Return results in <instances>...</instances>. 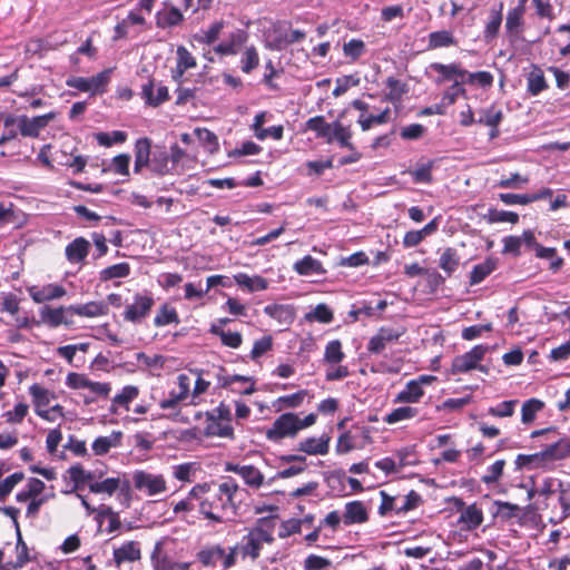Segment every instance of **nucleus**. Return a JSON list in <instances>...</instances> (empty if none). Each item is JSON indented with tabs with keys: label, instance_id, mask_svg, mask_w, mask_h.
I'll use <instances>...</instances> for the list:
<instances>
[{
	"label": "nucleus",
	"instance_id": "obj_48",
	"mask_svg": "<svg viewBox=\"0 0 570 570\" xmlns=\"http://www.w3.org/2000/svg\"><path fill=\"white\" fill-rule=\"evenodd\" d=\"M224 26L223 20L216 21L207 30H202L196 35L195 39L200 43L212 45L218 39Z\"/></svg>",
	"mask_w": 570,
	"mask_h": 570
},
{
	"label": "nucleus",
	"instance_id": "obj_39",
	"mask_svg": "<svg viewBox=\"0 0 570 570\" xmlns=\"http://www.w3.org/2000/svg\"><path fill=\"white\" fill-rule=\"evenodd\" d=\"M419 413L416 407L413 406H401L392 410L389 414L383 419L387 424H395L402 421L411 420L416 416Z\"/></svg>",
	"mask_w": 570,
	"mask_h": 570
},
{
	"label": "nucleus",
	"instance_id": "obj_6",
	"mask_svg": "<svg viewBox=\"0 0 570 570\" xmlns=\"http://www.w3.org/2000/svg\"><path fill=\"white\" fill-rule=\"evenodd\" d=\"M240 491L236 481L232 478H227L224 482L218 485L216 493L217 500L219 501V511L223 514H235L237 510L236 498Z\"/></svg>",
	"mask_w": 570,
	"mask_h": 570
},
{
	"label": "nucleus",
	"instance_id": "obj_57",
	"mask_svg": "<svg viewBox=\"0 0 570 570\" xmlns=\"http://www.w3.org/2000/svg\"><path fill=\"white\" fill-rule=\"evenodd\" d=\"M178 315L175 308L163 305L154 318V324L161 327L171 323H178Z\"/></svg>",
	"mask_w": 570,
	"mask_h": 570
},
{
	"label": "nucleus",
	"instance_id": "obj_58",
	"mask_svg": "<svg viewBox=\"0 0 570 570\" xmlns=\"http://www.w3.org/2000/svg\"><path fill=\"white\" fill-rule=\"evenodd\" d=\"M306 395H307V391L301 390L291 395L279 396L276 400V404H278L279 410L295 409V407H298L303 403Z\"/></svg>",
	"mask_w": 570,
	"mask_h": 570
},
{
	"label": "nucleus",
	"instance_id": "obj_10",
	"mask_svg": "<svg viewBox=\"0 0 570 570\" xmlns=\"http://www.w3.org/2000/svg\"><path fill=\"white\" fill-rule=\"evenodd\" d=\"M225 471L240 475L249 488L259 489L264 484V474L254 465L226 463Z\"/></svg>",
	"mask_w": 570,
	"mask_h": 570
},
{
	"label": "nucleus",
	"instance_id": "obj_34",
	"mask_svg": "<svg viewBox=\"0 0 570 570\" xmlns=\"http://www.w3.org/2000/svg\"><path fill=\"white\" fill-rule=\"evenodd\" d=\"M29 393L36 407V412L43 410L50 404L53 397L52 393L39 384H33L29 387Z\"/></svg>",
	"mask_w": 570,
	"mask_h": 570
},
{
	"label": "nucleus",
	"instance_id": "obj_28",
	"mask_svg": "<svg viewBox=\"0 0 570 570\" xmlns=\"http://www.w3.org/2000/svg\"><path fill=\"white\" fill-rule=\"evenodd\" d=\"M424 391L423 387L419 385V383L413 380L407 382L405 387L400 391L395 399V403H416L423 396Z\"/></svg>",
	"mask_w": 570,
	"mask_h": 570
},
{
	"label": "nucleus",
	"instance_id": "obj_14",
	"mask_svg": "<svg viewBox=\"0 0 570 570\" xmlns=\"http://www.w3.org/2000/svg\"><path fill=\"white\" fill-rule=\"evenodd\" d=\"M248 35L243 29L233 31L228 39L214 48V51L220 56H235L240 47L247 41Z\"/></svg>",
	"mask_w": 570,
	"mask_h": 570
},
{
	"label": "nucleus",
	"instance_id": "obj_52",
	"mask_svg": "<svg viewBox=\"0 0 570 570\" xmlns=\"http://www.w3.org/2000/svg\"><path fill=\"white\" fill-rule=\"evenodd\" d=\"M386 87L389 91L385 95V99L393 104L400 101L402 96L406 92L405 83L393 77L387 78Z\"/></svg>",
	"mask_w": 570,
	"mask_h": 570
},
{
	"label": "nucleus",
	"instance_id": "obj_23",
	"mask_svg": "<svg viewBox=\"0 0 570 570\" xmlns=\"http://www.w3.org/2000/svg\"><path fill=\"white\" fill-rule=\"evenodd\" d=\"M183 14L179 9L173 6H166L156 14V26L165 29L178 26L183 21Z\"/></svg>",
	"mask_w": 570,
	"mask_h": 570
},
{
	"label": "nucleus",
	"instance_id": "obj_25",
	"mask_svg": "<svg viewBox=\"0 0 570 570\" xmlns=\"http://www.w3.org/2000/svg\"><path fill=\"white\" fill-rule=\"evenodd\" d=\"M68 311V307H57L52 308L48 305H45L42 308H40L39 314L41 317V321L51 326L57 327L61 324H69V322L65 317V313Z\"/></svg>",
	"mask_w": 570,
	"mask_h": 570
},
{
	"label": "nucleus",
	"instance_id": "obj_11",
	"mask_svg": "<svg viewBox=\"0 0 570 570\" xmlns=\"http://www.w3.org/2000/svg\"><path fill=\"white\" fill-rule=\"evenodd\" d=\"M27 291L32 301L38 304L61 298L67 293L65 287L57 284H46L43 286L33 285L28 287Z\"/></svg>",
	"mask_w": 570,
	"mask_h": 570
},
{
	"label": "nucleus",
	"instance_id": "obj_2",
	"mask_svg": "<svg viewBox=\"0 0 570 570\" xmlns=\"http://www.w3.org/2000/svg\"><path fill=\"white\" fill-rule=\"evenodd\" d=\"M196 559L204 567L216 568L220 566L222 570H227L235 566V551L229 548V552L226 553L225 549L219 544H212L202 548L196 553Z\"/></svg>",
	"mask_w": 570,
	"mask_h": 570
},
{
	"label": "nucleus",
	"instance_id": "obj_5",
	"mask_svg": "<svg viewBox=\"0 0 570 570\" xmlns=\"http://www.w3.org/2000/svg\"><path fill=\"white\" fill-rule=\"evenodd\" d=\"M111 69H105L96 76L85 77H71L67 80V86L70 88L78 89L82 92H90L92 95L105 91L106 86L110 80Z\"/></svg>",
	"mask_w": 570,
	"mask_h": 570
},
{
	"label": "nucleus",
	"instance_id": "obj_46",
	"mask_svg": "<svg viewBox=\"0 0 570 570\" xmlns=\"http://www.w3.org/2000/svg\"><path fill=\"white\" fill-rule=\"evenodd\" d=\"M210 333L220 337L222 343L232 348H238L242 345L243 338L238 332H226L217 325H212Z\"/></svg>",
	"mask_w": 570,
	"mask_h": 570
},
{
	"label": "nucleus",
	"instance_id": "obj_20",
	"mask_svg": "<svg viewBox=\"0 0 570 570\" xmlns=\"http://www.w3.org/2000/svg\"><path fill=\"white\" fill-rule=\"evenodd\" d=\"M154 90V81L149 80L147 83L142 85L141 94L147 105L157 107L169 99L168 88L166 86L158 85L156 95Z\"/></svg>",
	"mask_w": 570,
	"mask_h": 570
},
{
	"label": "nucleus",
	"instance_id": "obj_56",
	"mask_svg": "<svg viewBox=\"0 0 570 570\" xmlns=\"http://www.w3.org/2000/svg\"><path fill=\"white\" fill-rule=\"evenodd\" d=\"M264 312L284 324H289L293 321L292 311L284 305H267L264 307Z\"/></svg>",
	"mask_w": 570,
	"mask_h": 570
},
{
	"label": "nucleus",
	"instance_id": "obj_7",
	"mask_svg": "<svg viewBox=\"0 0 570 570\" xmlns=\"http://www.w3.org/2000/svg\"><path fill=\"white\" fill-rule=\"evenodd\" d=\"M489 351L487 345H475L469 352L459 355L452 361L453 373H466L471 370L480 368L479 363L483 360L485 353Z\"/></svg>",
	"mask_w": 570,
	"mask_h": 570
},
{
	"label": "nucleus",
	"instance_id": "obj_19",
	"mask_svg": "<svg viewBox=\"0 0 570 570\" xmlns=\"http://www.w3.org/2000/svg\"><path fill=\"white\" fill-rule=\"evenodd\" d=\"M141 551L139 543L136 541H128L121 547L114 549V561L117 567L124 562H135L140 560Z\"/></svg>",
	"mask_w": 570,
	"mask_h": 570
},
{
	"label": "nucleus",
	"instance_id": "obj_50",
	"mask_svg": "<svg viewBox=\"0 0 570 570\" xmlns=\"http://www.w3.org/2000/svg\"><path fill=\"white\" fill-rule=\"evenodd\" d=\"M130 274V266L128 263H119L111 265L100 272L101 281H109L114 278H125Z\"/></svg>",
	"mask_w": 570,
	"mask_h": 570
},
{
	"label": "nucleus",
	"instance_id": "obj_44",
	"mask_svg": "<svg viewBox=\"0 0 570 570\" xmlns=\"http://www.w3.org/2000/svg\"><path fill=\"white\" fill-rule=\"evenodd\" d=\"M294 269L299 275H313L320 274L323 272L321 263L314 257L307 255L303 257L301 261L294 264Z\"/></svg>",
	"mask_w": 570,
	"mask_h": 570
},
{
	"label": "nucleus",
	"instance_id": "obj_45",
	"mask_svg": "<svg viewBox=\"0 0 570 570\" xmlns=\"http://www.w3.org/2000/svg\"><path fill=\"white\" fill-rule=\"evenodd\" d=\"M502 8L503 4L500 3L499 9L492 10L490 13V21L485 24L484 28V39L487 41L494 39L499 33L502 23Z\"/></svg>",
	"mask_w": 570,
	"mask_h": 570
},
{
	"label": "nucleus",
	"instance_id": "obj_12",
	"mask_svg": "<svg viewBox=\"0 0 570 570\" xmlns=\"http://www.w3.org/2000/svg\"><path fill=\"white\" fill-rule=\"evenodd\" d=\"M331 438L324 433L318 438H306L298 442L297 450L307 455H325L330 450Z\"/></svg>",
	"mask_w": 570,
	"mask_h": 570
},
{
	"label": "nucleus",
	"instance_id": "obj_37",
	"mask_svg": "<svg viewBox=\"0 0 570 570\" xmlns=\"http://www.w3.org/2000/svg\"><path fill=\"white\" fill-rule=\"evenodd\" d=\"M235 282L250 292L264 291L267 288V281L261 276H248L247 274L239 273L235 275Z\"/></svg>",
	"mask_w": 570,
	"mask_h": 570
},
{
	"label": "nucleus",
	"instance_id": "obj_43",
	"mask_svg": "<svg viewBox=\"0 0 570 570\" xmlns=\"http://www.w3.org/2000/svg\"><path fill=\"white\" fill-rule=\"evenodd\" d=\"M518 404V400L503 401L497 405L490 406L487 410V413L498 419L511 417L514 414Z\"/></svg>",
	"mask_w": 570,
	"mask_h": 570
},
{
	"label": "nucleus",
	"instance_id": "obj_47",
	"mask_svg": "<svg viewBox=\"0 0 570 570\" xmlns=\"http://www.w3.org/2000/svg\"><path fill=\"white\" fill-rule=\"evenodd\" d=\"M333 140H337L342 147L348 148L353 150V144L351 142L352 131L350 127L344 126L340 121H334V127L332 129Z\"/></svg>",
	"mask_w": 570,
	"mask_h": 570
},
{
	"label": "nucleus",
	"instance_id": "obj_51",
	"mask_svg": "<svg viewBox=\"0 0 570 570\" xmlns=\"http://www.w3.org/2000/svg\"><path fill=\"white\" fill-rule=\"evenodd\" d=\"M259 65V56L254 46L247 47L240 59V69L245 73H250Z\"/></svg>",
	"mask_w": 570,
	"mask_h": 570
},
{
	"label": "nucleus",
	"instance_id": "obj_64",
	"mask_svg": "<svg viewBox=\"0 0 570 570\" xmlns=\"http://www.w3.org/2000/svg\"><path fill=\"white\" fill-rule=\"evenodd\" d=\"M332 567V561L327 558L309 554L304 560V570H327Z\"/></svg>",
	"mask_w": 570,
	"mask_h": 570
},
{
	"label": "nucleus",
	"instance_id": "obj_33",
	"mask_svg": "<svg viewBox=\"0 0 570 570\" xmlns=\"http://www.w3.org/2000/svg\"><path fill=\"white\" fill-rule=\"evenodd\" d=\"M495 268H497V261L493 258H488L483 263L475 265L470 273V285L480 284Z\"/></svg>",
	"mask_w": 570,
	"mask_h": 570
},
{
	"label": "nucleus",
	"instance_id": "obj_15",
	"mask_svg": "<svg viewBox=\"0 0 570 570\" xmlns=\"http://www.w3.org/2000/svg\"><path fill=\"white\" fill-rule=\"evenodd\" d=\"M402 333L393 328H381L367 345V351L374 354L382 353L389 344L396 342Z\"/></svg>",
	"mask_w": 570,
	"mask_h": 570
},
{
	"label": "nucleus",
	"instance_id": "obj_26",
	"mask_svg": "<svg viewBox=\"0 0 570 570\" xmlns=\"http://www.w3.org/2000/svg\"><path fill=\"white\" fill-rule=\"evenodd\" d=\"M544 406V402L535 397L524 401L521 406V422L524 425H531Z\"/></svg>",
	"mask_w": 570,
	"mask_h": 570
},
{
	"label": "nucleus",
	"instance_id": "obj_31",
	"mask_svg": "<svg viewBox=\"0 0 570 570\" xmlns=\"http://www.w3.org/2000/svg\"><path fill=\"white\" fill-rule=\"evenodd\" d=\"M121 432H112L108 436H99L92 443V451L96 455L106 454L111 448L119 445Z\"/></svg>",
	"mask_w": 570,
	"mask_h": 570
},
{
	"label": "nucleus",
	"instance_id": "obj_17",
	"mask_svg": "<svg viewBox=\"0 0 570 570\" xmlns=\"http://www.w3.org/2000/svg\"><path fill=\"white\" fill-rule=\"evenodd\" d=\"M546 465L570 456V438H563L541 451Z\"/></svg>",
	"mask_w": 570,
	"mask_h": 570
},
{
	"label": "nucleus",
	"instance_id": "obj_49",
	"mask_svg": "<svg viewBox=\"0 0 570 570\" xmlns=\"http://www.w3.org/2000/svg\"><path fill=\"white\" fill-rule=\"evenodd\" d=\"M399 507L397 514L406 513L416 509L422 502L421 495L415 491H410L406 495L396 497Z\"/></svg>",
	"mask_w": 570,
	"mask_h": 570
},
{
	"label": "nucleus",
	"instance_id": "obj_29",
	"mask_svg": "<svg viewBox=\"0 0 570 570\" xmlns=\"http://www.w3.org/2000/svg\"><path fill=\"white\" fill-rule=\"evenodd\" d=\"M460 265V256L456 249L452 247L445 248L439 258V267L450 277Z\"/></svg>",
	"mask_w": 570,
	"mask_h": 570
},
{
	"label": "nucleus",
	"instance_id": "obj_63",
	"mask_svg": "<svg viewBox=\"0 0 570 570\" xmlns=\"http://www.w3.org/2000/svg\"><path fill=\"white\" fill-rule=\"evenodd\" d=\"M558 501L562 509V515L560 520H563L570 515V483L564 485L561 481H558Z\"/></svg>",
	"mask_w": 570,
	"mask_h": 570
},
{
	"label": "nucleus",
	"instance_id": "obj_62",
	"mask_svg": "<svg viewBox=\"0 0 570 570\" xmlns=\"http://www.w3.org/2000/svg\"><path fill=\"white\" fill-rule=\"evenodd\" d=\"M505 466L504 460H497L492 465L487 469L484 475H482L481 480L485 484H492L499 481L502 476L503 469Z\"/></svg>",
	"mask_w": 570,
	"mask_h": 570
},
{
	"label": "nucleus",
	"instance_id": "obj_61",
	"mask_svg": "<svg viewBox=\"0 0 570 570\" xmlns=\"http://www.w3.org/2000/svg\"><path fill=\"white\" fill-rule=\"evenodd\" d=\"M344 56L352 60L358 59L365 52V43L360 39H351L343 45Z\"/></svg>",
	"mask_w": 570,
	"mask_h": 570
},
{
	"label": "nucleus",
	"instance_id": "obj_30",
	"mask_svg": "<svg viewBox=\"0 0 570 570\" xmlns=\"http://www.w3.org/2000/svg\"><path fill=\"white\" fill-rule=\"evenodd\" d=\"M154 570H175V561L165 552L160 542H157L150 554Z\"/></svg>",
	"mask_w": 570,
	"mask_h": 570
},
{
	"label": "nucleus",
	"instance_id": "obj_22",
	"mask_svg": "<svg viewBox=\"0 0 570 570\" xmlns=\"http://www.w3.org/2000/svg\"><path fill=\"white\" fill-rule=\"evenodd\" d=\"M482 522L483 512L475 504L468 505L461 510L459 523H462L465 530H475Z\"/></svg>",
	"mask_w": 570,
	"mask_h": 570
},
{
	"label": "nucleus",
	"instance_id": "obj_59",
	"mask_svg": "<svg viewBox=\"0 0 570 570\" xmlns=\"http://www.w3.org/2000/svg\"><path fill=\"white\" fill-rule=\"evenodd\" d=\"M345 354L342 351V344L338 340H334L327 343L325 347L324 360L330 364H338Z\"/></svg>",
	"mask_w": 570,
	"mask_h": 570
},
{
	"label": "nucleus",
	"instance_id": "obj_16",
	"mask_svg": "<svg viewBox=\"0 0 570 570\" xmlns=\"http://www.w3.org/2000/svg\"><path fill=\"white\" fill-rule=\"evenodd\" d=\"M368 520L367 509L362 501L355 500L345 504L342 521L345 525L364 523Z\"/></svg>",
	"mask_w": 570,
	"mask_h": 570
},
{
	"label": "nucleus",
	"instance_id": "obj_24",
	"mask_svg": "<svg viewBox=\"0 0 570 570\" xmlns=\"http://www.w3.org/2000/svg\"><path fill=\"white\" fill-rule=\"evenodd\" d=\"M89 248V242L82 237H78L67 245L66 257L70 263H80L87 257Z\"/></svg>",
	"mask_w": 570,
	"mask_h": 570
},
{
	"label": "nucleus",
	"instance_id": "obj_42",
	"mask_svg": "<svg viewBox=\"0 0 570 570\" xmlns=\"http://www.w3.org/2000/svg\"><path fill=\"white\" fill-rule=\"evenodd\" d=\"M503 118L502 111L495 107H489L479 111L478 124L497 128Z\"/></svg>",
	"mask_w": 570,
	"mask_h": 570
},
{
	"label": "nucleus",
	"instance_id": "obj_9",
	"mask_svg": "<svg viewBox=\"0 0 570 570\" xmlns=\"http://www.w3.org/2000/svg\"><path fill=\"white\" fill-rule=\"evenodd\" d=\"M56 118V112L29 118L27 116L19 117V130L23 137H38L40 131L48 126V124Z\"/></svg>",
	"mask_w": 570,
	"mask_h": 570
},
{
	"label": "nucleus",
	"instance_id": "obj_38",
	"mask_svg": "<svg viewBox=\"0 0 570 570\" xmlns=\"http://www.w3.org/2000/svg\"><path fill=\"white\" fill-rule=\"evenodd\" d=\"M456 45L452 32L448 30L434 31L429 35V49H436Z\"/></svg>",
	"mask_w": 570,
	"mask_h": 570
},
{
	"label": "nucleus",
	"instance_id": "obj_27",
	"mask_svg": "<svg viewBox=\"0 0 570 570\" xmlns=\"http://www.w3.org/2000/svg\"><path fill=\"white\" fill-rule=\"evenodd\" d=\"M139 394V390L134 385H126L121 389V391L114 396L111 400V411L117 412L118 407H124L129 410V404L134 401Z\"/></svg>",
	"mask_w": 570,
	"mask_h": 570
},
{
	"label": "nucleus",
	"instance_id": "obj_32",
	"mask_svg": "<svg viewBox=\"0 0 570 570\" xmlns=\"http://www.w3.org/2000/svg\"><path fill=\"white\" fill-rule=\"evenodd\" d=\"M306 127H307V129L315 131L318 137L325 138L327 140V142L333 141L332 129L334 127V122L327 124L324 120V117L316 116V117L309 118L306 122Z\"/></svg>",
	"mask_w": 570,
	"mask_h": 570
},
{
	"label": "nucleus",
	"instance_id": "obj_40",
	"mask_svg": "<svg viewBox=\"0 0 570 570\" xmlns=\"http://www.w3.org/2000/svg\"><path fill=\"white\" fill-rule=\"evenodd\" d=\"M558 491V480L552 478H546L542 482L528 491V499L531 500L535 495L548 499L550 495Z\"/></svg>",
	"mask_w": 570,
	"mask_h": 570
},
{
	"label": "nucleus",
	"instance_id": "obj_21",
	"mask_svg": "<svg viewBox=\"0 0 570 570\" xmlns=\"http://www.w3.org/2000/svg\"><path fill=\"white\" fill-rule=\"evenodd\" d=\"M68 311L82 317H98L106 315L109 311L105 302H89L80 305H70Z\"/></svg>",
	"mask_w": 570,
	"mask_h": 570
},
{
	"label": "nucleus",
	"instance_id": "obj_36",
	"mask_svg": "<svg viewBox=\"0 0 570 570\" xmlns=\"http://www.w3.org/2000/svg\"><path fill=\"white\" fill-rule=\"evenodd\" d=\"M68 474L70 480L76 484V488H79L83 484H90L97 478L96 473L85 470L80 464L71 465L68 469Z\"/></svg>",
	"mask_w": 570,
	"mask_h": 570
},
{
	"label": "nucleus",
	"instance_id": "obj_53",
	"mask_svg": "<svg viewBox=\"0 0 570 570\" xmlns=\"http://www.w3.org/2000/svg\"><path fill=\"white\" fill-rule=\"evenodd\" d=\"M389 116H390V108H386L379 115L365 116L364 114H361L357 119V122L361 126L363 131H367L371 129V127L374 124L382 125V124L387 122Z\"/></svg>",
	"mask_w": 570,
	"mask_h": 570
},
{
	"label": "nucleus",
	"instance_id": "obj_55",
	"mask_svg": "<svg viewBox=\"0 0 570 570\" xmlns=\"http://www.w3.org/2000/svg\"><path fill=\"white\" fill-rule=\"evenodd\" d=\"M547 88V82L542 70L534 69L528 76V91L535 96Z\"/></svg>",
	"mask_w": 570,
	"mask_h": 570
},
{
	"label": "nucleus",
	"instance_id": "obj_4",
	"mask_svg": "<svg viewBox=\"0 0 570 570\" xmlns=\"http://www.w3.org/2000/svg\"><path fill=\"white\" fill-rule=\"evenodd\" d=\"M299 432L297 414L288 412L279 415L266 431V438L273 442H279L285 438H294Z\"/></svg>",
	"mask_w": 570,
	"mask_h": 570
},
{
	"label": "nucleus",
	"instance_id": "obj_41",
	"mask_svg": "<svg viewBox=\"0 0 570 570\" xmlns=\"http://www.w3.org/2000/svg\"><path fill=\"white\" fill-rule=\"evenodd\" d=\"M120 487L119 478H107L102 481H98L97 479L94 482H90L89 490L92 493H106L108 495H112Z\"/></svg>",
	"mask_w": 570,
	"mask_h": 570
},
{
	"label": "nucleus",
	"instance_id": "obj_3",
	"mask_svg": "<svg viewBox=\"0 0 570 570\" xmlns=\"http://www.w3.org/2000/svg\"><path fill=\"white\" fill-rule=\"evenodd\" d=\"M132 484L138 492L147 497H157L167 491V482L161 474L145 470H137L132 473Z\"/></svg>",
	"mask_w": 570,
	"mask_h": 570
},
{
	"label": "nucleus",
	"instance_id": "obj_18",
	"mask_svg": "<svg viewBox=\"0 0 570 570\" xmlns=\"http://www.w3.org/2000/svg\"><path fill=\"white\" fill-rule=\"evenodd\" d=\"M524 9L522 7H515L508 11L505 19V32L510 40H515L519 38L521 32L523 31L524 26Z\"/></svg>",
	"mask_w": 570,
	"mask_h": 570
},
{
	"label": "nucleus",
	"instance_id": "obj_1",
	"mask_svg": "<svg viewBox=\"0 0 570 570\" xmlns=\"http://www.w3.org/2000/svg\"><path fill=\"white\" fill-rule=\"evenodd\" d=\"M275 541L272 531H268L262 527L252 528L246 535L242 538V541L232 547L235 551V558L239 554L243 559L249 558L255 561L261 556V550L265 543L272 544Z\"/></svg>",
	"mask_w": 570,
	"mask_h": 570
},
{
	"label": "nucleus",
	"instance_id": "obj_35",
	"mask_svg": "<svg viewBox=\"0 0 570 570\" xmlns=\"http://www.w3.org/2000/svg\"><path fill=\"white\" fill-rule=\"evenodd\" d=\"M493 505L495 510L493 511V515L500 518L503 521H509L511 519L518 518L521 512V508L518 504H513L504 501H494Z\"/></svg>",
	"mask_w": 570,
	"mask_h": 570
},
{
	"label": "nucleus",
	"instance_id": "obj_54",
	"mask_svg": "<svg viewBox=\"0 0 570 570\" xmlns=\"http://www.w3.org/2000/svg\"><path fill=\"white\" fill-rule=\"evenodd\" d=\"M515 463L520 468L528 469H540L547 466L541 451L533 454H519Z\"/></svg>",
	"mask_w": 570,
	"mask_h": 570
},
{
	"label": "nucleus",
	"instance_id": "obj_60",
	"mask_svg": "<svg viewBox=\"0 0 570 570\" xmlns=\"http://www.w3.org/2000/svg\"><path fill=\"white\" fill-rule=\"evenodd\" d=\"M168 163H169V155L167 154V151L159 150L154 154V157L150 161V167L157 174L165 175L170 171Z\"/></svg>",
	"mask_w": 570,
	"mask_h": 570
},
{
	"label": "nucleus",
	"instance_id": "obj_8",
	"mask_svg": "<svg viewBox=\"0 0 570 570\" xmlns=\"http://www.w3.org/2000/svg\"><path fill=\"white\" fill-rule=\"evenodd\" d=\"M155 301L151 295L136 294L134 302L126 306L124 318L130 323H140L150 313Z\"/></svg>",
	"mask_w": 570,
	"mask_h": 570
},
{
	"label": "nucleus",
	"instance_id": "obj_13",
	"mask_svg": "<svg viewBox=\"0 0 570 570\" xmlns=\"http://www.w3.org/2000/svg\"><path fill=\"white\" fill-rule=\"evenodd\" d=\"M431 69L440 75L438 82L453 81V83H464V78L468 71L462 69L458 63L444 65L434 62Z\"/></svg>",
	"mask_w": 570,
	"mask_h": 570
}]
</instances>
